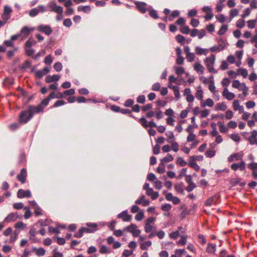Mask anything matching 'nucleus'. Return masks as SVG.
I'll list each match as a JSON object with an SVG mask.
<instances>
[{
  "instance_id": "f257e3e1",
  "label": "nucleus",
  "mask_w": 257,
  "mask_h": 257,
  "mask_svg": "<svg viewBox=\"0 0 257 257\" xmlns=\"http://www.w3.org/2000/svg\"><path fill=\"white\" fill-rule=\"evenodd\" d=\"M135 4L137 9L142 14L146 13L147 11L149 12L150 16H158L157 13L155 10L152 9L151 7L148 6V5L142 2H135Z\"/></svg>"
},
{
  "instance_id": "f03ea898",
  "label": "nucleus",
  "mask_w": 257,
  "mask_h": 257,
  "mask_svg": "<svg viewBox=\"0 0 257 257\" xmlns=\"http://www.w3.org/2000/svg\"><path fill=\"white\" fill-rule=\"evenodd\" d=\"M215 60V56L214 54H212L210 57H207L204 61V62L207 69H208L209 72L212 73H217V71L215 70L213 67Z\"/></svg>"
},
{
  "instance_id": "7ed1b4c3",
  "label": "nucleus",
  "mask_w": 257,
  "mask_h": 257,
  "mask_svg": "<svg viewBox=\"0 0 257 257\" xmlns=\"http://www.w3.org/2000/svg\"><path fill=\"white\" fill-rule=\"evenodd\" d=\"M26 110L29 113V117L33 118L35 114L43 112L44 107L41 105H38L37 106L30 105H29L28 109Z\"/></svg>"
},
{
  "instance_id": "20e7f679",
  "label": "nucleus",
  "mask_w": 257,
  "mask_h": 257,
  "mask_svg": "<svg viewBox=\"0 0 257 257\" xmlns=\"http://www.w3.org/2000/svg\"><path fill=\"white\" fill-rule=\"evenodd\" d=\"M29 117V112L27 110H23L19 114L18 120L22 124H26L32 118Z\"/></svg>"
},
{
  "instance_id": "39448f33",
  "label": "nucleus",
  "mask_w": 257,
  "mask_h": 257,
  "mask_svg": "<svg viewBox=\"0 0 257 257\" xmlns=\"http://www.w3.org/2000/svg\"><path fill=\"white\" fill-rule=\"evenodd\" d=\"M48 7L49 11L54 12L59 15H61L63 11V8L61 6H57L56 2L54 1L50 2Z\"/></svg>"
},
{
  "instance_id": "423d86ee",
  "label": "nucleus",
  "mask_w": 257,
  "mask_h": 257,
  "mask_svg": "<svg viewBox=\"0 0 257 257\" xmlns=\"http://www.w3.org/2000/svg\"><path fill=\"white\" fill-rule=\"evenodd\" d=\"M37 30L44 33L47 36L50 35L52 33V29L49 25H40L37 27Z\"/></svg>"
},
{
  "instance_id": "0eeeda50",
  "label": "nucleus",
  "mask_w": 257,
  "mask_h": 257,
  "mask_svg": "<svg viewBox=\"0 0 257 257\" xmlns=\"http://www.w3.org/2000/svg\"><path fill=\"white\" fill-rule=\"evenodd\" d=\"M220 198V195L215 194L208 198L205 202V205L206 206H211L212 204H216L218 199Z\"/></svg>"
},
{
  "instance_id": "6e6552de",
  "label": "nucleus",
  "mask_w": 257,
  "mask_h": 257,
  "mask_svg": "<svg viewBox=\"0 0 257 257\" xmlns=\"http://www.w3.org/2000/svg\"><path fill=\"white\" fill-rule=\"evenodd\" d=\"M31 196V192L29 190H24L20 189L17 192V197L19 198H23L25 197L30 198Z\"/></svg>"
},
{
  "instance_id": "1a4fd4ad",
  "label": "nucleus",
  "mask_w": 257,
  "mask_h": 257,
  "mask_svg": "<svg viewBox=\"0 0 257 257\" xmlns=\"http://www.w3.org/2000/svg\"><path fill=\"white\" fill-rule=\"evenodd\" d=\"M46 11L47 10L45 7L43 6H39L37 8L32 9L30 11L29 15L30 16H35L38 15L39 12H44Z\"/></svg>"
},
{
  "instance_id": "9d476101",
  "label": "nucleus",
  "mask_w": 257,
  "mask_h": 257,
  "mask_svg": "<svg viewBox=\"0 0 257 257\" xmlns=\"http://www.w3.org/2000/svg\"><path fill=\"white\" fill-rule=\"evenodd\" d=\"M132 215L127 214V211L124 210L117 215V218L122 219L123 221H130L132 219Z\"/></svg>"
},
{
  "instance_id": "9b49d317",
  "label": "nucleus",
  "mask_w": 257,
  "mask_h": 257,
  "mask_svg": "<svg viewBox=\"0 0 257 257\" xmlns=\"http://www.w3.org/2000/svg\"><path fill=\"white\" fill-rule=\"evenodd\" d=\"M231 168L234 171H236L238 169H239L241 171H244L245 169V163L244 161H242L238 163H233L231 165Z\"/></svg>"
},
{
  "instance_id": "f8f14e48",
  "label": "nucleus",
  "mask_w": 257,
  "mask_h": 257,
  "mask_svg": "<svg viewBox=\"0 0 257 257\" xmlns=\"http://www.w3.org/2000/svg\"><path fill=\"white\" fill-rule=\"evenodd\" d=\"M27 177V171L25 168H23L20 174L17 175V179L22 183L24 184L26 182V178Z\"/></svg>"
},
{
  "instance_id": "ddd939ff",
  "label": "nucleus",
  "mask_w": 257,
  "mask_h": 257,
  "mask_svg": "<svg viewBox=\"0 0 257 257\" xmlns=\"http://www.w3.org/2000/svg\"><path fill=\"white\" fill-rule=\"evenodd\" d=\"M60 76L59 75H47L45 78V81L47 83H50L53 82H57L59 81Z\"/></svg>"
},
{
  "instance_id": "4468645a",
  "label": "nucleus",
  "mask_w": 257,
  "mask_h": 257,
  "mask_svg": "<svg viewBox=\"0 0 257 257\" xmlns=\"http://www.w3.org/2000/svg\"><path fill=\"white\" fill-rule=\"evenodd\" d=\"M222 95L228 100H231L235 97V94L232 92H229L226 88L224 89L222 92Z\"/></svg>"
},
{
  "instance_id": "2eb2a0df",
  "label": "nucleus",
  "mask_w": 257,
  "mask_h": 257,
  "mask_svg": "<svg viewBox=\"0 0 257 257\" xmlns=\"http://www.w3.org/2000/svg\"><path fill=\"white\" fill-rule=\"evenodd\" d=\"M188 165L196 171H198L200 169L199 166L194 161V157H190Z\"/></svg>"
},
{
  "instance_id": "dca6fc26",
  "label": "nucleus",
  "mask_w": 257,
  "mask_h": 257,
  "mask_svg": "<svg viewBox=\"0 0 257 257\" xmlns=\"http://www.w3.org/2000/svg\"><path fill=\"white\" fill-rule=\"evenodd\" d=\"M130 116L139 121L144 127H148L147 121L145 117L143 116L141 118H138L134 115H130Z\"/></svg>"
},
{
  "instance_id": "f3484780",
  "label": "nucleus",
  "mask_w": 257,
  "mask_h": 257,
  "mask_svg": "<svg viewBox=\"0 0 257 257\" xmlns=\"http://www.w3.org/2000/svg\"><path fill=\"white\" fill-rule=\"evenodd\" d=\"M18 218V215L17 213H11L9 214L5 219L4 221L5 222H11L15 221Z\"/></svg>"
},
{
  "instance_id": "a211bd4d",
  "label": "nucleus",
  "mask_w": 257,
  "mask_h": 257,
  "mask_svg": "<svg viewBox=\"0 0 257 257\" xmlns=\"http://www.w3.org/2000/svg\"><path fill=\"white\" fill-rule=\"evenodd\" d=\"M34 30V28H28L27 26H25L22 28L20 31L21 35H23L24 37H28L30 33L32 32Z\"/></svg>"
},
{
  "instance_id": "6ab92c4d",
  "label": "nucleus",
  "mask_w": 257,
  "mask_h": 257,
  "mask_svg": "<svg viewBox=\"0 0 257 257\" xmlns=\"http://www.w3.org/2000/svg\"><path fill=\"white\" fill-rule=\"evenodd\" d=\"M76 101L78 102V103H82V102H93V103H96L97 101L94 99H86L85 97L83 96H79L76 98Z\"/></svg>"
},
{
  "instance_id": "aec40b11",
  "label": "nucleus",
  "mask_w": 257,
  "mask_h": 257,
  "mask_svg": "<svg viewBox=\"0 0 257 257\" xmlns=\"http://www.w3.org/2000/svg\"><path fill=\"white\" fill-rule=\"evenodd\" d=\"M33 251H36V254L38 256H43L45 254L46 251L44 248L42 247H40L39 248H37L35 247H33L32 248Z\"/></svg>"
},
{
  "instance_id": "412c9836",
  "label": "nucleus",
  "mask_w": 257,
  "mask_h": 257,
  "mask_svg": "<svg viewBox=\"0 0 257 257\" xmlns=\"http://www.w3.org/2000/svg\"><path fill=\"white\" fill-rule=\"evenodd\" d=\"M183 187H184L183 183L181 182V183L176 184L175 185L174 188L177 192L183 194L184 193V190L183 189Z\"/></svg>"
},
{
  "instance_id": "4be33fe9",
  "label": "nucleus",
  "mask_w": 257,
  "mask_h": 257,
  "mask_svg": "<svg viewBox=\"0 0 257 257\" xmlns=\"http://www.w3.org/2000/svg\"><path fill=\"white\" fill-rule=\"evenodd\" d=\"M227 108V105L225 103L223 102L221 103H218L216 104L215 106V110H222L224 111Z\"/></svg>"
},
{
  "instance_id": "5701e85b",
  "label": "nucleus",
  "mask_w": 257,
  "mask_h": 257,
  "mask_svg": "<svg viewBox=\"0 0 257 257\" xmlns=\"http://www.w3.org/2000/svg\"><path fill=\"white\" fill-rule=\"evenodd\" d=\"M195 52L197 55H206L207 54V50L206 49H203L197 46L195 48Z\"/></svg>"
},
{
  "instance_id": "b1692460",
  "label": "nucleus",
  "mask_w": 257,
  "mask_h": 257,
  "mask_svg": "<svg viewBox=\"0 0 257 257\" xmlns=\"http://www.w3.org/2000/svg\"><path fill=\"white\" fill-rule=\"evenodd\" d=\"M137 227V226L135 224L131 223L130 225L124 227L123 231L132 233Z\"/></svg>"
},
{
  "instance_id": "393cba45",
  "label": "nucleus",
  "mask_w": 257,
  "mask_h": 257,
  "mask_svg": "<svg viewBox=\"0 0 257 257\" xmlns=\"http://www.w3.org/2000/svg\"><path fill=\"white\" fill-rule=\"evenodd\" d=\"M173 159L174 158L173 156L171 154H168L165 157L161 159V162L163 163L164 164H165L166 163L172 161Z\"/></svg>"
},
{
  "instance_id": "a878e982",
  "label": "nucleus",
  "mask_w": 257,
  "mask_h": 257,
  "mask_svg": "<svg viewBox=\"0 0 257 257\" xmlns=\"http://www.w3.org/2000/svg\"><path fill=\"white\" fill-rule=\"evenodd\" d=\"M214 104L213 101L211 98H207L206 100L205 103H203L202 102H201V105L202 107H204L206 106H208L209 107H212Z\"/></svg>"
},
{
  "instance_id": "bb28decb",
  "label": "nucleus",
  "mask_w": 257,
  "mask_h": 257,
  "mask_svg": "<svg viewBox=\"0 0 257 257\" xmlns=\"http://www.w3.org/2000/svg\"><path fill=\"white\" fill-rule=\"evenodd\" d=\"M25 54L27 56H31L33 57L34 54L35 52V50L32 48L24 47Z\"/></svg>"
},
{
  "instance_id": "cd10ccee",
  "label": "nucleus",
  "mask_w": 257,
  "mask_h": 257,
  "mask_svg": "<svg viewBox=\"0 0 257 257\" xmlns=\"http://www.w3.org/2000/svg\"><path fill=\"white\" fill-rule=\"evenodd\" d=\"M194 69L198 73L202 74L204 72V68L200 63H196L194 66Z\"/></svg>"
},
{
  "instance_id": "c85d7f7f",
  "label": "nucleus",
  "mask_w": 257,
  "mask_h": 257,
  "mask_svg": "<svg viewBox=\"0 0 257 257\" xmlns=\"http://www.w3.org/2000/svg\"><path fill=\"white\" fill-rule=\"evenodd\" d=\"M152 245V242L150 240L144 242L141 244V248L142 250H147Z\"/></svg>"
},
{
  "instance_id": "c756f323",
  "label": "nucleus",
  "mask_w": 257,
  "mask_h": 257,
  "mask_svg": "<svg viewBox=\"0 0 257 257\" xmlns=\"http://www.w3.org/2000/svg\"><path fill=\"white\" fill-rule=\"evenodd\" d=\"M218 43L219 44L217 46H218L220 51L224 50L226 47V45H228V43L227 42H226L225 41L222 40L221 39H219Z\"/></svg>"
},
{
  "instance_id": "7c9ffc66",
  "label": "nucleus",
  "mask_w": 257,
  "mask_h": 257,
  "mask_svg": "<svg viewBox=\"0 0 257 257\" xmlns=\"http://www.w3.org/2000/svg\"><path fill=\"white\" fill-rule=\"evenodd\" d=\"M228 27L227 25H223L220 27L219 30L217 32L218 35H223L227 31Z\"/></svg>"
},
{
  "instance_id": "2f4dec72",
  "label": "nucleus",
  "mask_w": 257,
  "mask_h": 257,
  "mask_svg": "<svg viewBox=\"0 0 257 257\" xmlns=\"http://www.w3.org/2000/svg\"><path fill=\"white\" fill-rule=\"evenodd\" d=\"M216 250V245L212 243H209L207 248V251L208 253H213Z\"/></svg>"
},
{
  "instance_id": "473e14b6",
  "label": "nucleus",
  "mask_w": 257,
  "mask_h": 257,
  "mask_svg": "<svg viewBox=\"0 0 257 257\" xmlns=\"http://www.w3.org/2000/svg\"><path fill=\"white\" fill-rule=\"evenodd\" d=\"M157 171L159 174H162L164 173L166 171L165 164L161 162L157 168Z\"/></svg>"
},
{
  "instance_id": "72a5a7b5",
  "label": "nucleus",
  "mask_w": 257,
  "mask_h": 257,
  "mask_svg": "<svg viewBox=\"0 0 257 257\" xmlns=\"http://www.w3.org/2000/svg\"><path fill=\"white\" fill-rule=\"evenodd\" d=\"M238 74L241 75L243 78H246L247 76L248 72L246 69L239 68L237 70Z\"/></svg>"
},
{
  "instance_id": "f704fd0d",
  "label": "nucleus",
  "mask_w": 257,
  "mask_h": 257,
  "mask_svg": "<svg viewBox=\"0 0 257 257\" xmlns=\"http://www.w3.org/2000/svg\"><path fill=\"white\" fill-rule=\"evenodd\" d=\"M77 10L78 11H80V12L83 11L85 13H88L90 11L91 8L88 6H79L78 7Z\"/></svg>"
},
{
  "instance_id": "c9c22d12",
  "label": "nucleus",
  "mask_w": 257,
  "mask_h": 257,
  "mask_svg": "<svg viewBox=\"0 0 257 257\" xmlns=\"http://www.w3.org/2000/svg\"><path fill=\"white\" fill-rule=\"evenodd\" d=\"M202 11L206 13L205 16H213L212 10L209 7H204L202 8Z\"/></svg>"
},
{
  "instance_id": "e433bc0d",
  "label": "nucleus",
  "mask_w": 257,
  "mask_h": 257,
  "mask_svg": "<svg viewBox=\"0 0 257 257\" xmlns=\"http://www.w3.org/2000/svg\"><path fill=\"white\" fill-rule=\"evenodd\" d=\"M201 87L200 86H199L198 87V89L197 90V92L196 93V97L197 99L198 100H202L203 97V91L200 89H199V88H200Z\"/></svg>"
},
{
  "instance_id": "4c0bfd02",
  "label": "nucleus",
  "mask_w": 257,
  "mask_h": 257,
  "mask_svg": "<svg viewBox=\"0 0 257 257\" xmlns=\"http://www.w3.org/2000/svg\"><path fill=\"white\" fill-rule=\"evenodd\" d=\"M219 127V131L222 133H225L228 131V128L223 124L221 122L219 121L217 123Z\"/></svg>"
},
{
  "instance_id": "58836bf2",
  "label": "nucleus",
  "mask_w": 257,
  "mask_h": 257,
  "mask_svg": "<svg viewBox=\"0 0 257 257\" xmlns=\"http://www.w3.org/2000/svg\"><path fill=\"white\" fill-rule=\"evenodd\" d=\"M22 124L20 122L12 123L9 125V128L12 131H16L17 129L20 127V125Z\"/></svg>"
},
{
  "instance_id": "ea45409f",
  "label": "nucleus",
  "mask_w": 257,
  "mask_h": 257,
  "mask_svg": "<svg viewBox=\"0 0 257 257\" xmlns=\"http://www.w3.org/2000/svg\"><path fill=\"white\" fill-rule=\"evenodd\" d=\"M99 252L101 254L108 253L110 252L108 247L105 245H102L99 249Z\"/></svg>"
},
{
  "instance_id": "a19ab883",
  "label": "nucleus",
  "mask_w": 257,
  "mask_h": 257,
  "mask_svg": "<svg viewBox=\"0 0 257 257\" xmlns=\"http://www.w3.org/2000/svg\"><path fill=\"white\" fill-rule=\"evenodd\" d=\"M176 163L181 167H184L187 165V162L181 157L177 158Z\"/></svg>"
},
{
  "instance_id": "79ce46f5",
  "label": "nucleus",
  "mask_w": 257,
  "mask_h": 257,
  "mask_svg": "<svg viewBox=\"0 0 257 257\" xmlns=\"http://www.w3.org/2000/svg\"><path fill=\"white\" fill-rule=\"evenodd\" d=\"M176 73L178 75H181L185 73L184 68L182 67H175Z\"/></svg>"
},
{
  "instance_id": "37998d69",
  "label": "nucleus",
  "mask_w": 257,
  "mask_h": 257,
  "mask_svg": "<svg viewBox=\"0 0 257 257\" xmlns=\"http://www.w3.org/2000/svg\"><path fill=\"white\" fill-rule=\"evenodd\" d=\"M53 67L57 72H60L62 69V64L61 63L57 62L54 64Z\"/></svg>"
},
{
  "instance_id": "c03bdc74",
  "label": "nucleus",
  "mask_w": 257,
  "mask_h": 257,
  "mask_svg": "<svg viewBox=\"0 0 257 257\" xmlns=\"http://www.w3.org/2000/svg\"><path fill=\"white\" fill-rule=\"evenodd\" d=\"M230 138L235 142L238 143L240 141V136L238 134H232L230 135Z\"/></svg>"
},
{
  "instance_id": "a18cd8bd",
  "label": "nucleus",
  "mask_w": 257,
  "mask_h": 257,
  "mask_svg": "<svg viewBox=\"0 0 257 257\" xmlns=\"http://www.w3.org/2000/svg\"><path fill=\"white\" fill-rule=\"evenodd\" d=\"M180 31L182 33L188 34L190 33V29L187 26H182L180 28Z\"/></svg>"
},
{
  "instance_id": "49530a36",
  "label": "nucleus",
  "mask_w": 257,
  "mask_h": 257,
  "mask_svg": "<svg viewBox=\"0 0 257 257\" xmlns=\"http://www.w3.org/2000/svg\"><path fill=\"white\" fill-rule=\"evenodd\" d=\"M250 134H251L250 136H249L247 138V140H248V141L249 142L250 141L255 140V139L256 138V137H257V131L253 130L251 132Z\"/></svg>"
},
{
  "instance_id": "de8ad7c7",
  "label": "nucleus",
  "mask_w": 257,
  "mask_h": 257,
  "mask_svg": "<svg viewBox=\"0 0 257 257\" xmlns=\"http://www.w3.org/2000/svg\"><path fill=\"white\" fill-rule=\"evenodd\" d=\"M54 239H56V242L59 245H64L66 242L65 239L62 237H54Z\"/></svg>"
},
{
  "instance_id": "09e8293b",
  "label": "nucleus",
  "mask_w": 257,
  "mask_h": 257,
  "mask_svg": "<svg viewBox=\"0 0 257 257\" xmlns=\"http://www.w3.org/2000/svg\"><path fill=\"white\" fill-rule=\"evenodd\" d=\"M211 77L212 80L210 81V84L209 85L208 88L211 92H214L215 91V86L214 85L213 76H211Z\"/></svg>"
},
{
  "instance_id": "8fccbe9b",
  "label": "nucleus",
  "mask_w": 257,
  "mask_h": 257,
  "mask_svg": "<svg viewBox=\"0 0 257 257\" xmlns=\"http://www.w3.org/2000/svg\"><path fill=\"white\" fill-rule=\"evenodd\" d=\"M205 155L208 158H212L215 155V151L213 150H208L205 153Z\"/></svg>"
},
{
  "instance_id": "3c124183",
  "label": "nucleus",
  "mask_w": 257,
  "mask_h": 257,
  "mask_svg": "<svg viewBox=\"0 0 257 257\" xmlns=\"http://www.w3.org/2000/svg\"><path fill=\"white\" fill-rule=\"evenodd\" d=\"M46 54V51L45 50H41L36 55L33 56V58L35 60H37L40 57L44 56Z\"/></svg>"
},
{
  "instance_id": "603ef678",
  "label": "nucleus",
  "mask_w": 257,
  "mask_h": 257,
  "mask_svg": "<svg viewBox=\"0 0 257 257\" xmlns=\"http://www.w3.org/2000/svg\"><path fill=\"white\" fill-rule=\"evenodd\" d=\"M86 225L88 228L95 229V232L97 230V224L96 223L87 222Z\"/></svg>"
},
{
  "instance_id": "864d4df0",
  "label": "nucleus",
  "mask_w": 257,
  "mask_h": 257,
  "mask_svg": "<svg viewBox=\"0 0 257 257\" xmlns=\"http://www.w3.org/2000/svg\"><path fill=\"white\" fill-rule=\"evenodd\" d=\"M172 206L170 204L167 203L162 206L161 209L164 211L168 212L171 210Z\"/></svg>"
},
{
  "instance_id": "5fc2aeb1",
  "label": "nucleus",
  "mask_w": 257,
  "mask_h": 257,
  "mask_svg": "<svg viewBox=\"0 0 257 257\" xmlns=\"http://www.w3.org/2000/svg\"><path fill=\"white\" fill-rule=\"evenodd\" d=\"M256 23V21L255 20H249L247 22L248 27L250 29H253L254 28Z\"/></svg>"
},
{
  "instance_id": "6e6d98bb",
  "label": "nucleus",
  "mask_w": 257,
  "mask_h": 257,
  "mask_svg": "<svg viewBox=\"0 0 257 257\" xmlns=\"http://www.w3.org/2000/svg\"><path fill=\"white\" fill-rule=\"evenodd\" d=\"M58 247H56L53 250V257H63V254L60 252L58 251Z\"/></svg>"
},
{
  "instance_id": "4d7b16f0",
  "label": "nucleus",
  "mask_w": 257,
  "mask_h": 257,
  "mask_svg": "<svg viewBox=\"0 0 257 257\" xmlns=\"http://www.w3.org/2000/svg\"><path fill=\"white\" fill-rule=\"evenodd\" d=\"M12 12V10L11 7H10L9 6H5L4 7L3 15H9Z\"/></svg>"
},
{
  "instance_id": "13d9d810",
  "label": "nucleus",
  "mask_w": 257,
  "mask_h": 257,
  "mask_svg": "<svg viewBox=\"0 0 257 257\" xmlns=\"http://www.w3.org/2000/svg\"><path fill=\"white\" fill-rule=\"evenodd\" d=\"M153 227V226L151 224L145 223V225L144 227L145 232L147 233L151 232Z\"/></svg>"
},
{
  "instance_id": "bf43d9fd",
  "label": "nucleus",
  "mask_w": 257,
  "mask_h": 257,
  "mask_svg": "<svg viewBox=\"0 0 257 257\" xmlns=\"http://www.w3.org/2000/svg\"><path fill=\"white\" fill-rule=\"evenodd\" d=\"M66 104V102L63 100H58L55 102V103L54 104L53 107H57L60 106H62L63 105H64Z\"/></svg>"
},
{
  "instance_id": "052dcab7",
  "label": "nucleus",
  "mask_w": 257,
  "mask_h": 257,
  "mask_svg": "<svg viewBox=\"0 0 257 257\" xmlns=\"http://www.w3.org/2000/svg\"><path fill=\"white\" fill-rule=\"evenodd\" d=\"M80 229L83 231V233L84 232H85V233H93L95 232V230L94 229H91V228H88V227H82Z\"/></svg>"
},
{
  "instance_id": "680f3d73",
  "label": "nucleus",
  "mask_w": 257,
  "mask_h": 257,
  "mask_svg": "<svg viewBox=\"0 0 257 257\" xmlns=\"http://www.w3.org/2000/svg\"><path fill=\"white\" fill-rule=\"evenodd\" d=\"M245 25V22L242 19H239L236 22V27L238 28L241 29Z\"/></svg>"
},
{
  "instance_id": "e2e57ef3",
  "label": "nucleus",
  "mask_w": 257,
  "mask_h": 257,
  "mask_svg": "<svg viewBox=\"0 0 257 257\" xmlns=\"http://www.w3.org/2000/svg\"><path fill=\"white\" fill-rule=\"evenodd\" d=\"M53 62L52 56L50 55H47L44 59V63L46 64L50 65Z\"/></svg>"
},
{
  "instance_id": "0e129e2a",
  "label": "nucleus",
  "mask_w": 257,
  "mask_h": 257,
  "mask_svg": "<svg viewBox=\"0 0 257 257\" xmlns=\"http://www.w3.org/2000/svg\"><path fill=\"white\" fill-rule=\"evenodd\" d=\"M134 103V101L132 99H127L125 102L124 103V106L125 107H131L132 106Z\"/></svg>"
},
{
  "instance_id": "69168bd1",
  "label": "nucleus",
  "mask_w": 257,
  "mask_h": 257,
  "mask_svg": "<svg viewBox=\"0 0 257 257\" xmlns=\"http://www.w3.org/2000/svg\"><path fill=\"white\" fill-rule=\"evenodd\" d=\"M160 88H161V85H160V83H159V82L155 83L152 85V90L153 91H159L160 90Z\"/></svg>"
},
{
  "instance_id": "338daca9",
  "label": "nucleus",
  "mask_w": 257,
  "mask_h": 257,
  "mask_svg": "<svg viewBox=\"0 0 257 257\" xmlns=\"http://www.w3.org/2000/svg\"><path fill=\"white\" fill-rule=\"evenodd\" d=\"M196 187V185L195 183L189 184V186L186 188V190L188 192H190L193 191Z\"/></svg>"
},
{
  "instance_id": "774afa93",
  "label": "nucleus",
  "mask_w": 257,
  "mask_h": 257,
  "mask_svg": "<svg viewBox=\"0 0 257 257\" xmlns=\"http://www.w3.org/2000/svg\"><path fill=\"white\" fill-rule=\"evenodd\" d=\"M248 168L253 171H257V163L252 162L249 163L248 165Z\"/></svg>"
}]
</instances>
